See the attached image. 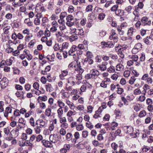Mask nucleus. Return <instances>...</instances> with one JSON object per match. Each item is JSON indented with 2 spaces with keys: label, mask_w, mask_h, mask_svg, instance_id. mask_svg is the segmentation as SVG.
Returning <instances> with one entry per match:
<instances>
[{
  "label": "nucleus",
  "mask_w": 153,
  "mask_h": 153,
  "mask_svg": "<svg viewBox=\"0 0 153 153\" xmlns=\"http://www.w3.org/2000/svg\"><path fill=\"white\" fill-rule=\"evenodd\" d=\"M66 25L69 27H71L74 25L75 20L74 17L71 15H69L66 17Z\"/></svg>",
  "instance_id": "obj_1"
},
{
  "label": "nucleus",
  "mask_w": 153,
  "mask_h": 153,
  "mask_svg": "<svg viewBox=\"0 0 153 153\" xmlns=\"http://www.w3.org/2000/svg\"><path fill=\"white\" fill-rule=\"evenodd\" d=\"M76 63H75L73 69L75 71H78L79 74H81L84 72V69L82 68L80 65V62L78 60L76 61Z\"/></svg>",
  "instance_id": "obj_2"
},
{
  "label": "nucleus",
  "mask_w": 153,
  "mask_h": 153,
  "mask_svg": "<svg viewBox=\"0 0 153 153\" xmlns=\"http://www.w3.org/2000/svg\"><path fill=\"white\" fill-rule=\"evenodd\" d=\"M4 33L5 34H7L8 35H10L14 32L13 28L10 26H7L3 29Z\"/></svg>",
  "instance_id": "obj_3"
},
{
  "label": "nucleus",
  "mask_w": 153,
  "mask_h": 153,
  "mask_svg": "<svg viewBox=\"0 0 153 153\" xmlns=\"http://www.w3.org/2000/svg\"><path fill=\"white\" fill-rule=\"evenodd\" d=\"M49 139L51 142L55 143L59 140V136L56 134H52L50 135Z\"/></svg>",
  "instance_id": "obj_4"
},
{
  "label": "nucleus",
  "mask_w": 153,
  "mask_h": 153,
  "mask_svg": "<svg viewBox=\"0 0 153 153\" xmlns=\"http://www.w3.org/2000/svg\"><path fill=\"white\" fill-rule=\"evenodd\" d=\"M141 21L142 23V25L143 26L150 25L151 24V21L149 20L148 18L146 16L142 18Z\"/></svg>",
  "instance_id": "obj_5"
},
{
  "label": "nucleus",
  "mask_w": 153,
  "mask_h": 153,
  "mask_svg": "<svg viewBox=\"0 0 153 153\" xmlns=\"http://www.w3.org/2000/svg\"><path fill=\"white\" fill-rule=\"evenodd\" d=\"M71 147V145L70 144H64L63 148L60 150L61 153H66L69 150Z\"/></svg>",
  "instance_id": "obj_6"
},
{
  "label": "nucleus",
  "mask_w": 153,
  "mask_h": 153,
  "mask_svg": "<svg viewBox=\"0 0 153 153\" xmlns=\"http://www.w3.org/2000/svg\"><path fill=\"white\" fill-rule=\"evenodd\" d=\"M1 87L2 88H5L7 85L8 84V80L6 77H3L0 81Z\"/></svg>",
  "instance_id": "obj_7"
},
{
  "label": "nucleus",
  "mask_w": 153,
  "mask_h": 153,
  "mask_svg": "<svg viewBox=\"0 0 153 153\" xmlns=\"http://www.w3.org/2000/svg\"><path fill=\"white\" fill-rule=\"evenodd\" d=\"M77 46L75 45H73L68 52V55L70 56L75 55V52L77 50Z\"/></svg>",
  "instance_id": "obj_8"
},
{
  "label": "nucleus",
  "mask_w": 153,
  "mask_h": 153,
  "mask_svg": "<svg viewBox=\"0 0 153 153\" xmlns=\"http://www.w3.org/2000/svg\"><path fill=\"white\" fill-rule=\"evenodd\" d=\"M73 30L74 31V33H75L77 36V35L82 36L84 34V31L82 28L78 29L74 28Z\"/></svg>",
  "instance_id": "obj_9"
},
{
  "label": "nucleus",
  "mask_w": 153,
  "mask_h": 153,
  "mask_svg": "<svg viewBox=\"0 0 153 153\" xmlns=\"http://www.w3.org/2000/svg\"><path fill=\"white\" fill-rule=\"evenodd\" d=\"M12 112V108L9 107H7L5 108L4 112V116L7 118L8 117L9 114H11Z\"/></svg>",
  "instance_id": "obj_10"
},
{
  "label": "nucleus",
  "mask_w": 153,
  "mask_h": 153,
  "mask_svg": "<svg viewBox=\"0 0 153 153\" xmlns=\"http://www.w3.org/2000/svg\"><path fill=\"white\" fill-rule=\"evenodd\" d=\"M68 73V71L67 70L62 71L61 74L59 76L60 79L62 80L65 79V76H66Z\"/></svg>",
  "instance_id": "obj_11"
},
{
  "label": "nucleus",
  "mask_w": 153,
  "mask_h": 153,
  "mask_svg": "<svg viewBox=\"0 0 153 153\" xmlns=\"http://www.w3.org/2000/svg\"><path fill=\"white\" fill-rule=\"evenodd\" d=\"M42 143L46 147H52L53 146L52 144L49 141L43 140Z\"/></svg>",
  "instance_id": "obj_12"
},
{
  "label": "nucleus",
  "mask_w": 153,
  "mask_h": 153,
  "mask_svg": "<svg viewBox=\"0 0 153 153\" xmlns=\"http://www.w3.org/2000/svg\"><path fill=\"white\" fill-rule=\"evenodd\" d=\"M54 100L52 98H50L48 100V103L50 105L52 108H55L57 107L56 104H53Z\"/></svg>",
  "instance_id": "obj_13"
},
{
  "label": "nucleus",
  "mask_w": 153,
  "mask_h": 153,
  "mask_svg": "<svg viewBox=\"0 0 153 153\" xmlns=\"http://www.w3.org/2000/svg\"><path fill=\"white\" fill-rule=\"evenodd\" d=\"M90 73L91 74L93 77L94 79L97 76L99 75V71L97 70L94 69L91 70L90 71Z\"/></svg>",
  "instance_id": "obj_14"
},
{
  "label": "nucleus",
  "mask_w": 153,
  "mask_h": 153,
  "mask_svg": "<svg viewBox=\"0 0 153 153\" xmlns=\"http://www.w3.org/2000/svg\"><path fill=\"white\" fill-rule=\"evenodd\" d=\"M123 128L125 130H126L127 133L130 134L131 132H134L133 129L131 126H124Z\"/></svg>",
  "instance_id": "obj_15"
},
{
  "label": "nucleus",
  "mask_w": 153,
  "mask_h": 153,
  "mask_svg": "<svg viewBox=\"0 0 153 153\" xmlns=\"http://www.w3.org/2000/svg\"><path fill=\"white\" fill-rule=\"evenodd\" d=\"M15 118H14L13 116H11L10 117V120L11 122L10 123V126L14 128L17 125V123L14 120Z\"/></svg>",
  "instance_id": "obj_16"
},
{
  "label": "nucleus",
  "mask_w": 153,
  "mask_h": 153,
  "mask_svg": "<svg viewBox=\"0 0 153 153\" xmlns=\"http://www.w3.org/2000/svg\"><path fill=\"white\" fill-rule=\"evenodd\" d=\"M57 103L59 108H62L65 106V103L61 99L58 100L57 101Z\"/></svg>",
  "instance_id": "obj_17"
},
{
  "label": "nucleus",
  "mask_w": 153,
  "mask_h": 153,
  "mask_svg": "<svg viewBox=\"0 0 153 153\" xmlns=\"http://www.w3.org/2000/svg\"><path fill=\"white\" fill-rule=\"evenodd\" d=\"M143 88L144 92L143 95H145L147 92L150 89V86L148 84H146L143 85Z\"/></svg>",
  "instance_id": "obj_18"
},
{
  "label": "nucleus",
  "mask_w": 153,
  "mask_h": 153,
  "mask_svg": "<svg viewBox=\"0 0 153 153\" xmlns=\"http://www.w3.org/2000/svg\"><path fill=\"white\" fill-rule=\"evenodd\" d=\"M45 86L47 91L51 92L53 90V88L51 84L49 83H47Z\"/></svg>",
  "instance_id": "obj_19"
},
{
  "label": "nucleus",
  "mask_w": 153,
  "mask_h": 153,
  "mask_svg": "<svg viewBox=\"0 0 153 153\" xmlns=\"http://www.w3.org/2000/svg\"><path fill=\"white\" fill-rule=\"evenodd\" d=\"M76 146V148L78 149H82L85 148V144L84 143H79L77 144Z\"/></svg>",
  "instance_id": "obj_20"
},
{
  "label": "nucleus",
  "mask_w": 153,
  "mask_h": 153,
  "mask_svg": "<svg viewBox=\"0 0 153 153\" xmlns=\"http://www.w3.org/2000/svg\"><path fill=\"white\" fill-rule=\"evenodd\" d=\"M14 60V57H11L10 59H7L6 60V62L7 63V66H10L12 64Z\"/></svg>",
  "instance_id": "obj_21"
},
{
  "label": "nucleus",
  "mask_w": 153,
  "mask_h": 153,
  "mask_svg": "<svg viewBox=\"0 0 153 153\" xmlns=\"http://www.w3.org/2000/svg\"><path fill=\"white\" fill-rule=\"evenodd\" d=\"M66 103L68 105L71 109L74 108V105L73 103L70 101L69 100L67 99L65 100Z\"/></svg>",
  "instance_id": "obj_22"
},
{
  "label": "nucleus",
  "mask_w": 153,
  "mask_h": 153,
  "mask_svg": "<svg viewBox=\"0 0 153 153\" xmlns=\"http://www.w3.org/2000/svg\"><path fill=\"white\" fill-rule=\"evenodd\" d=\"M51 66L48 65L45 68V71H41V73L43 75L47 74V72L50 71L51 70Z\"/></svg>",
  "instance_id": "obj_23"
},
{
  "label": "nucleus",
  "mask_w": 153,
  "mask_h": 153,
  "mask_svg": "<svg viewBox=\"0 0 153 153\" xmlns=\"http://www.w3.org/2000/svg\"><path fill=\"white\" fill-rule=\"evenodd\" d=\"M104 64H102L98 66V67L102 71H104L106 69V65L107 64V63L105 62Z\"/></svg>",
  "instance_id": "obj_24"
},
{
  "label": "nucleus",
  "mask_w": 153,
  "mask_h": 153,
  "mask_svg": "<svg viewBox=\"0 0 153 153\" xmlns=\"http://www.w3.org/2000/svg\"><path fill=\"white\" fill-rule=\"evenodd\" d=\"M36 10H39L40 12H44L45 11L44 7L40 5H37L36 7Z\"/></svg>",
  "instance_id": "obj_25"
},
{
  "label": "nucleus",
  "mask_w": 153,
  "mask_h": 153,
  "mask_svg": "<svg viewBox=\"0 0 153 153\" xmlns=\"http://www.w3.org/2000/svg\"><path fill=\"white\" fill-rule=\"evenodd\" d=\"M147 113L146 111L144 110H142L139 113L138 117L140 118H142L146 116Z\"/></svg>",
  "instance_id": "obj_26"
},
{
  "label": "nucleus",
  "mask_w": 153,
  "mask_h": 153,
  "mask_svg": "<svg viewBox=\"0 0 153 153\" xmlns=\"http://www.w3.org/2000/svg\"><path fill=\"white\" fill-rule=\"evenodd\" d=\"M69 44L68 42H65L63 43L62 45V47L60 51H62L64 49H66L68 47Z\"/></svg>",
  "instance_id": "obj_27"
},
{
  "label": "nucleus",
  "mask_w": 153,
  "mask_h": 153,
  "mask_svg": "<svg viewBox=\"0 0 153 153\" xmlns=\"http://www.w3.org/2000/svg\"><path fill=\"white\" fill-rule=\"evenodd\" d=\"M57 117H58L62 116L63 114V111L62 108H58L57 111Z\"/></svg>",
  "instance_id": "obj_28"
},
{
  "label": "nucleus",
  "mask_w": 153,
  "mask_h": 153,
  "mask_svg": "<svg viewBox=\"0 0 153 153\" xmlns=\"http://www.w3.org/2000/svg\"><path fill=\"white\" fill-rule=\"evenodd\" d=\"M116 70L117 71H120L123 70L124 66L121 63L118 64L116 66Z\"/></svg>",
  "instance_id": "obj_29"
},
{
  "label": "nucleus",
  "mask_w": 153,
  "mask_h": 153,
  "mask_svg": "<svg viewBox=\"0 0 153 153\" xmlns=\"http://www.w3.org/2000/svg\"><path fill=\"white\" fill-rule=\"evenodd\" d=\"M75 111L71 110H69L66 114V116L67 117H71L72 116L75 114Z\"/></svg>",
  "instance_id": "obj_30"
},
{
  "label": "nucleus",
  "mask_w": 153,
  "mask_h": 153,
  "mask_svg": "<svg viewBox=\"0 0 153 153\" xmlns=\"http://www.w3.org/2000/svg\"><path fill=\"white\" fill-rule=\"evenodd\" d=\"M78 38V37L75 34L74 35H73L70 36L69 38V40L71 42H73L77 39Z\"/></svg>",
  "instance_id": "obj_31"
},
{
  "label": "nucleus",
  "mask_w": 153,
  "mask_h": 153,
  "mask_svg": "<svg viewBox=\"0 0 153 153\" xmlns=\"http://www.w3.org/2000/svg\"><path fill=\"white\" fill-rule=\"evenodd\" d=\"M42 128H41V127H40L39 126H36L34 128V130L36 133L37 134H39L41 131Z\"/></svg>",
  "instance_id": "obj_32"
},
{
  "label": "nucleus",
  "mask_w": 153,
  "mask_h": 153,
  "mask_svg": "<svg viewBox=\"0 0 153 153\" xmlns=\"http://www.w3.org/2000/svg\"><path fill=\"white\" fill-rule=\"evenodd\" d=\"M117 30L119 32V33L120 35H123L124 33V31L122 30L121 26H118L117 27Z\"/></svg>",
  "instance_id": "obj_33"
},
{
  "label": "nucleus",
  "mask_w": 153,
  "mask_h": 153,
  "mask_svg": "<svg viewBox=\"0 0 153 153\" xmlns=\"http://www.w3.org/2000/svg\"><path fill=\"white\" fill-rule=\"evenodd\" d=\"M51 110L50 108H48L46 109L45 114L47 117H49L51 115Z\"/></svg>",
  "instance_id": "obj_34"
},
{
  "label": "nucleus",
  "mask_w": 153,
  "mask_h": 153,
  "mask_svg": "<svg viewBox=\"0 0 153 153\" xmlns=\"http://www.w3.org/2000/svg\"><path fill=\"white\" fill-rule=\"evenodd\" d=\"M38 121H39V126L41 127V128L45 127L46 124V123L45 121L43 120L42 119H41L39 120Z\"/></svg>",
  "instance_id": "obj_35"
},
{
  "label": "nucleus",
  "mask_w": 153,
  "mask_h": 153,
  "mask_svg": "<svg viewBox=\"0 0 153 153\" xmlns=\"http://www.w3.org/2000/svg\"><path fill=\"white\" fill-rule=\"evenodd\" d=\"M73 137V135L72 134L70 133H68L66 135V139L68 141L71 140Z\"/></svg>",
  "instance_id": "obj_36"
},
{
  "label": "nucleus",
  "mask_w": 153,
  "mask_h": 153,
  "mask_svg": "<svg viewBox=\"0 0 153 153\" xmlns=\"http://www.w3.org/2000/svg\"><path fill=\"white\" fill-rule=\"evenodd\" d=\"M85 62H88L89 64H92L93 63V61L91 58L86 57L85 58L84 61Z\"/></svg>",
  "instance_id": "obj_37"
},
{
  "label": "nucleus",
  "mask_w": 153,
  "mask_h": 153,
  "mask_svg": "<svg viewBox=\"0 0 153 153\" xmlns=\"http://www.w3.org/2000/svg\"><path fill=\"white\" fill-rule=\"evenodd\" d=\"M107 71L109 73H113L115 71V67L112 65H111L108 68Z\"/></svg>",
  "instance_id": "obj_38"
},
{
  "label": "nucleus",
  "mask_w": 153,
  "mask_h": 153,
  "mask_svg": "<svg viewBox=\"0 0 153 153\" xmlns=\"http://www.w3.org/2000/svg\"><path fill=\"white\" fill-rule=\"evenodd\" d=\"M111 128L112 130H114L116 129V128L117 127L118 125V123L115 122H112L111 124Z\"/></svg>",
  "instance_id": "obj_39"
},
{
  "label": "nucleus",
  "mask_w": 153,
  "mask_h": 153,
  "mask_svg": "<svg viewBox=\"0 0 153 153\" xmlns=\"http://www.w3.org/2000/svg\"><path fill=\"white\" fill-rule=\"evenodd\" d=\"M84 128V127L82 124H77L76 127V129L78 131L82 130Z\"/></svg>",
  "instance_id": "obj_40"
},
{
  "label": "nucleus",
  "mask_w": 153,
  "mask_h": 153,
  "mask_svg": "<svg viewBox=\"0 0 153 153\" xmlns=\"http://www.w3.org/2000/svg\"><path fill=\"white\" fill-rule=\"evenodd\" d=\"M136 80V79L134 77V76H131L129 80L128 83L130 85H133L134 84Z\"/></svg>",
  "instance_id": "obj_41"
},
{
  "label": "nucleus",
  "mask_w": 153,
  "mask_h": 153,
  "mask_svg": "<svg viewBox=\"0 0 153 153\" xmlns=\"http://www.w3.org/2000/svg\"><path fill=\"white\" fill-rule=\"evenodd\" d=\"M150 38V37L147 36L146 38L143 39V40L146 44L150 45L151 43L148 39Z\"/></svg>",
  "instance_id": "obj_42"
},
{
  "label": "nucleus",
  "mask_w": 153,
  "mask_h": 153,
  "mask_svg": "<svg viewBox=\"0 0 153 153\" xmlns=\"http://www.w3.org/2000/svg\"><path fill=\"white\" fill-rule=\"evenodd\" d=\"M7 48L5 50L6 52L8 53H10L13 52V48L10 47L8 45H7Z\"/></svg>",
  "instance_id": "obj_43"
},
{
  "label": "nucleus",
  "mask_w": 153,
  "mask_h": 153,
  "mask_svg": "<svg viewBox=\"0 0 153 153\" xmlns=\"http://www.w3.org/2000/svg\"><path fill=\"white\" fill-rule=\"evenodd\" d=\"M123 10L120 9L117 10L115 12V13L116 15L119 16H122L123 15Z\"/></svg>",
  "instance_id": "obj_44"
},
{
  "label": "nucleus",
  "mask_w": 153,
  "mask_h": 153,
  "mask_svg": "<svg viewBox=\"0 0 153 153\" xmlns=\"http://www.w3.org/2000/svg\"><path fill=\"white\" fill-rule=\"evenodd\" d=\"M132 9V7L129 5L126 7L125 8V10L129 13H131V10Z\"/></svg>",
  "instance_id": "obj_45"
},
{
  "label": "nucleus",
  "mask_w": 153,
  "mask_h": 153,
  "mask_svg": "<svg viewBox=\"0 0 153 153\" xmlns=\"http://www.w3.org/2000/svg\"><path fill=\"white\" fill-rule=\"evenodd\" d=\"M146 97L144 95H141L139 96L137 100L138 101H139L142 102L145 101L146 99Z\"/></svg>",
  "instance_id": "obj_46"
},
{
  "label": "nucleus",
  "mask_w": 153,
  "mask_h": 153,
  "mask_svg": "<svg viewBox=\"0 0 153 153\" xmlns=\"http://www.w3.org/2000/svg\"><path fill=\"white\" fill-rule=\"evenodd\" d=\"M7 63L6 61L2 60L0 62V68H4L5 65H7Z\"/></svg>",
  "instance_id": "obj_47"
},
{
  "label": "nucleus",
  "mask_w": 153,
  "mask_h": 153,
  "mask_svg": "<svg viewBox=\"0 0 153 153\" xmlns=\"http://www.w3.org/2000/svg\"><path fill=\"white\" fill-rule=\"evenodd\" d=\"M59 119V122L60 123L62 124L66 122V119L65 117H62V116L58 117Z\"/></svg>",
  "instance_id": "obj_48"
},
{
  "label": "nucleus",
  "mask_w": 153,
  "mask_h": 153,
  "mask_svg": "<svg viewBox=\"0 0 153 153\" xmlns=\"http://www.w3.org/2000/svg\"><path fill=\"white\" fill-rule=\"evenodd\" d=\"M111 146L113 149H114V151H117V149L118 147L117 144L115 143H113L111 144Z\"/></svg>",
  "instance_id": "obj_49"
},
{
  "label": "nucleus",
  "mask_w": 153,
  "mask_h": 153,
  "mask_svg": "<svg viewBox=\"0 0 153 153\" xmlns=\"http://www.w3.org/2000/svg\"><path fill=\"white\" fill-rule=\"evenodd\" d=\"M152 118L150 117H147L145 120V123L146 124H149L151 123Z\"/></svg>",
  "instance_id": "obj_50"
},
{
  "label": "nucleus",
  "mask_w": 153,
  "mask_h": 153,
  "mask_svg": "<svg viewBox=\"0 0 153 153\" xmlns=\"http://www.w3.org/2000/svg\"><path fill=\"white\" fill-rule=\"evenodd\" d=\"M131 136H132L133 138H135L137 137L139 135V134L137 133L136 131L131 132L130 134Z\"/></svg>",
  "instance_id": "obj_51"
},
{
  "label": "nucleus",
  "mask_w": 153,
  "mask_h": 153,
  "mask_svg": "<svg viewBox=\"0 0 153 153\" xmlns=\"http://www.w3.org/2000/svg\"><path fill=\"white\" fill-rule=\"evenodd\" d=\"M141 93L140 89L139 88L135 89L133 91L134 94L135 95H138L140 94Z\"/></svg>",
  "instance_id": "obj_52"
},
{
  "label": "nucleus",
  "mask_w": 153,
  "mask_h": 153,
  "mask_svg": "<svg viewBox=\"0 0 153 153\" xmlns=\"http://www.w3.org/2000/svg\"><path fill=\"white\" fill-rule=\"evenodd\" d=\"M33 87L35 89L39 90V83L36 82H35L33 84Z\"/></svg>",
  "instance_id": "obj_53"
},
{
  "label": "nucleus",
  "mask_w": 153,
  "mask_h": 153,
  "mask_svg": "<svg viewBox=\"0 0 153 153\" xmlns=\"http://www.w3.org/2000/svg\"><path fill=\"white\" fill-rule=\"evenodd\" d=\"M142 45L141 43H139L136 44L134 47L137 49L138 50L140 51V50L142 48Z\"/></svg>",
  "instance_id": "obj_54"
},
{
  "label": "nucleus",
  "mask_w": 153,
  "mask_h": 153,
  "mask_svg": "<svg viewBox=\"0 0 153 153\" xmlns=\"http://www.w3.org/2000/svg\"><path fill=\"white\" fill-rule=\"evenodd\" d=\"M130 71L129 70L125 71L123 73L124 77L127 78L128 77L130 76Z\"/></svg>",
  "instance_id": "obj_55"
},
{
  "label": "nucleus",
  "mask_w": 153,
  "mask_h": 153,
  "mask_svg": "<svg viewBox=\"0 0 153 153\" xmlns=\"http://www.w3.org/2000/svg\"><path fill=\"white\" fill-rule=\"evenodd\" d=\"M18 123L24 126L25 124V120L24 118H21L19 119Z\"/></svg>",
  "instance_id": "obj_56"
},
{
  "label": "nucleus",
  "mask_w": 153,
  "mask_h": 153,
  "mask_svg": "<svg viewBox=\"0 0 153 153\" xmlns=\"http://www.w3.org/2000/svg\"><path fill=\"white\" fill-rule=\"evenodd\" d=\"M133 108L136 112H138L140 109V106L137 104L133 106Z\"/></svg>",
  "instance_id": "obj_57"
},
{
  "label": "nucleus",
  "mask_w": 153,
  "mask_h": 153,
  "mask_svg": "<svg viewBox=\"0 0 153 153\" xmlns=\"http://www.w3.org/2000/svg\"><path fill=\"white\" fill-rule=\"evenodd\" d=\"M118 6L117 4H115L111 8V10L112 11L116 12L117 10Z\"/></svg>",
  "instance_id": "obj_58"
},
{
  "label": "nucleus",
  "mask_w": 153,
  "mask_h": 153,
  "mask_svg": "<svg viewBox=\"0 0 153 153\" xmlns=\"http://www.w3.org/2000/svg\"><path fill=\"white\" fill-rule=\"evenodd\" d=\"M121 132V131L120 129H117L115 131V132L114 133L113 132L111 134L112 135H114L115 137L118 135L120 134Z\"/></svg>",
  "instance_id": "obj_59"
},
{
  "label": "nucleus",
  "mask_w": 153,
  "mask_h": 153,
  "mask_svg": "<svg viewBox=\"0 0 153 153\" xmlns=\"http://www.w3.org/2000/svg\"><path fill=\"white\" fill-rule=\"evenodd\" d=\"M16 43L15 42H14L11 41L9 44H8L7 43V45H8L10 47L13 48V49L14 48L16 47Z\"/></svg>",
  "instance_id": "obj_60"
},
{
  "label": "nucleus",
  "mask_w": 153,
  "mask_h": 153,
  "mask_svg": "<svg viewBox=\"0 0 153 153\" xmlns=\"http://www.w3.org/2000/svg\"><path fill=\"white\" fill-rule=\"evenodd\" d=\"M105 14L103 13H100L98 16V19L100 20H102L105 18Z\"/></svg>",
  "instance_id": "obj_61"
},
{
  "label": "nucleus",
  "mask_w": 153,
  "mask_h": 153,
  "mask_svg": "<svg viewBox=\"0 0 153 153\" xmlns=\"http://www.w3.org/2000/svg\"><path fill=\"white\" fill-rule=\"evenodd\" d=\"M20 115L19 111L17 109L15 110L14 111L13 116L16 117Z\"/></svg>",
  "instance_id": "obj_62"
},
{
  "label": "nucleus",
  "mask_w": 153,
  "mask_h": 153,
  "mask_svg": "<svg viewBox=\"0 0 153 153\" xmlns=\"http://www.w3.org/2000/svg\"><path fill=\"white\" fill-rule=\"evenodd\" d=\"M147 109L149 112H153V105L152 104L148 105L147 107Z\"/></svg>",
  "instance_id": "obj_63"
},
{
  "label": "nucleus",
  "mask_w": 153,
  "mask_h": 153,
  "mask_svg": "<svg viewBox=\"0 0 153 153\" xmlns=\"http://www.w3.org/2000/svg\"><path fill=\"white\" fill-rule=\"evenodd\" d=\"M126 151L122 149H120L119 151H113L112 153H126Z\"/></svg>",
  "instance_id": "obj_64"
}]
</instances>
